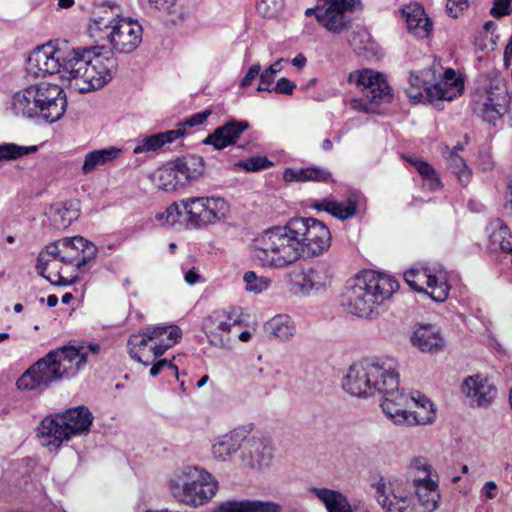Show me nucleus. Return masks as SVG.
I'll list each match as a JSON object with an SVG mask.
<instances>
[{"label": "nucleus", "instance_id": "nucleus-47", "mask_svg": "<svg viewBox=\"0 0 512 512\" xmlns=\"http://www.w3.org/2000/svg\"><path fill=\"white\" fill-rule=\"evenodd\" d=\"M237 167L245 171H260L272 166V162L265 156H254L246 160H241L236 164Z\"/></svg>", "mask_w": 512, "mask_h": 512}, {"label": "nucleus", "instance_id": "nucleus-2", "mask_svg": "<svg viewBox=\"0 0 512 512\" xmlns=\"http://www.w3.org/2000/svg\"><path fill=\"white\" fill-rule=\"evenodd\" d=\"M330 245L331 233L323 222L312 217H293L256 237L253 257L263 267L285 268L302 257L323 254Z\"/></svg>", "mask_w": 512, "mask_h": 512}, {"label": "nucleus", "instance_id": "nucleus-49", "mask_svg": "<svg viewBox=\"0 0 512 512\" xmlns=\"http://www.w3.org/2000/svg\"><path fill=\"white\" fill-rule=\"evenodd\" d=\"M408 471L410 474L422 473V477L431 478L433 468L426 458L414 457L408 465Z\"/></svg>", "mask_w": 512, "mask_h": 512}, {"label": "nucleus", "instance_id": "nucleus-5", "mask_svg": "<svg viewBox=\"0 0 512 512\" xmlns=\"http://www.w3.org/2000/svg\"><path fill=\"white\" fill-rule=\"evenodd\" d=\"M89 31L94 37H106L119 53H131L142 42V26L137 20L120 16L116 6L102 5L94 11Z\"/></svg>", "mask_w": 512, "mask_h": 512}, {"label": "nucleus", "instance_id": "nucleus-44", "mask_svg": "<svg viewBox=\"0 0 512 512\" xmlns=\"http://www.w3.org/2000/svg\"><path fill=\"white\" fill-rule=\"evenodd\" d=\"M245 290L250 293L260 294L268 289L270 279L258 276L254 271H248L243 276Z\"/></svg>", "mask_w": 512, "mask_h": 512}, {"label": "nucleus", "instance_id": "nucleus-13", "mask_svg": "<svg viewBox=\"0 0 512 512\" xmlns=\"http://www.w3.org/2000/svg\"><path fill=\"white\" fill-rule=\"evenodd\" d=\"M187 226L203 228L225 219L227 202L220 197H189L180 201Z\"/></svg>", "mask_w": 512, "mask_h": 512}, {"label": "nucleus", "instance_id": "nucleus-33", "mask_svg": "<svg viewBox=\"0 0 512 512\" xmlns=\"http://www.w3.org/2000/svg\"><path fill=\"white\" fill-rule=\"evenodd\" d=\"M182 186L197 179L204 172V161L200 156L189 155L172 161Z\"/></svg>", "mask_w": 512, "mask_h": 512}, {"label": "nucleus", "instance_id": "nucleus-34", "mask_svg": "<svg viewBox=\"0 0 512 512\" xmlns=\"http://www.w3.org/2000/svg\"><path fill=\"white\" fill-rule=\"evenodd\" d=\"M310 491L323 502L328 512H352L354 508L339 491L317 487L310 488Z\"/></svg>", "mask_w": 512, "mask_h": 512}, {"label": "nucleus", "instance_id": "nucleus-29", "mask_svg": "<svg viewBox=\"0 0 512 512\" xmlns=\"http://www.w3.org/2000/svg\"><path fill=\"white\" fill-rule=\"evenodd\" d=\"M402 14L411 34L422 39L430 35L433 24L421 5H408L402 10Z\"/></svg>", "mask_w": 512, "mask_h": 512}, {"label": "nucleus", "instance_id": "nucleus-43", "mask_svg": "<svg viewBox=\"0 0 512 512\" xmlns=\"http://www.w3.org/2000/svg\"><path fill=\"white\" fill-rule=\"evenodd\" d=\"M36 146H20L14 143L0 145V160H16L30 153L36 152Z\"/></svg>", "mask_w": 512, "mask_h": 512}, {"label": "nucleus", "instance_id": "nucleus-30", "mask_svg": "<svg viewBox=\"0 0 512 512\" xmlns=\"http://www.w3.org/2000/svg\"><path fill=\"white\" fill-rule=\"evenodd\" d=\"M61 240H67L73 243H69V246L64 247L65 254H73L76 256L74 261L77 269L82 270L88 263L93 261L97 254V247L92 242L86 240L82 236L65 237Z\"/></svg>", "mask_w": 512, "mask_h": 512}, {"label": "nucleus", "instance_id": "nucleus-23", "mask_svg": "<svg viewBox=\"0 0 512 512\" xmlns=\"http://www.w3.org/2000/svg\"><path fill=\"white\" fill-rule=\"evenodd\" d=\"M248 128L249 123L247 121H228L209 134L203 140V144L212 145L216 150H223L228 146L234 145L240 135Z\"/></svg>", "mask_w": 512, "mask_h": 512}, {"label": "nucleus", "instance_id": "nucleus-20", "mask_svg": "<svg viewBox=\"0 0 512 512\" xmlns=\"http://www.w3.org/2000/svg\"><path fill=\"white\" fill-rule=\"evenodd\" d=\"M461 392L471 406L477 407H487L496 396L495 386L480 375L467 377L461 385Z\"/></svg>", "mask_w": 512, "mask_h": 512}, {"label": "nucleus", "instance_id": "nucleus-3", "mask_svg": "<svg viewBox=\"0 0 512 512\" xmlns=\"http://www.w3.org/2000/svg\"><path fill=\"white\" fill-rule=\"evenodd\" d=\"M398 289L399 283L394 277L365 271L348 281L341 293V306L356 317L372 318Z\"/></svg>", "mask_w": 512, "mask_h": 512}, {"label": "nucleus", "instance_id": "nucleus-46", "mask_svg": "<svg viewBox=\"0 0 512 512\" xmlns=\"http://www.w3.org/2000/svg\"><path fill=\"white\" fill-rule=\"evenodd\" d=\"M77 218L75 211L63 206L55 209L52 215L53 224L60 229H64L71 225V223Z\"/></svg>", "mask_w": 512, "mask_h": 512}, {"label": "nucleus", "instance_id": "nucleus-45", "mask_svg": "<svg viewBox=\"0 0 512 512\" xmlns=\"http://www.w3.org/2000/svg\"><path fill=\"white\" fill-rule=\"evenodd\" d=\"M284 0H257L256 10L265 18L276 17L284 8Z\"/></svg>", "mask_w": 512, "mask_h": 512}, {"label": "nucleus", "instance_id": "nucleus-14", "mask_svg": "<svg viewBox=\"0 0 512 512\" xmlns=\"http://www.w3.org/2000/svg\"><path fill=\"white\" fill-rule=\"evenodd\" d=\"M404 279L413 290L429 295L436 302H444L449 296L448 272L440 265L412 268L405 272Z\"/></svg>", "mask_w": 512, "mask_h": 512}, {"label": "nucleus", "instance_id": "nucleus-8", "mask_svg": "<svg viewBox=\"0 0 512 512\" xmlns=\"http://www.w3.org/2000/svg\"><path fill=\"white\" fill-rule=\"evenodd\" d=\"M168 488L178 502L199 507L216 495L219 483L208 471L196 466H186L173 473Z\"/></svg>", "mask_w": 512, "mask_h": 512}, {"label": "nucleus", "instance_id": "nucleus-61", "mask_svg": "<svg viewBox=\"0 0 512 512\" xmlns=\"http://www.w3.org/2000/svg\"><path fill=\"white\" fill-rule=\"evenodd\" d=\"M497 485L494 481H488L481 489V497L485 500H492L496 497Z\"/></svg>", "mask_w": 512, "mask_h": 512}, {"label": "nucleus", "instance_id": "nucleus-51", "mask_svg": "<svg viewBox=\"0 0 512 512\" xmlns=\"http://www.w3.org/2000/svg\"><path fill=\"white\" fill-rule=\"evenodd\" d=\"M497 226L500 227V231L492 235L493 241L499 242L500 248L503 251L512 252V242L505 239V235L507 234V227L503 226L500 220H497Z\"/></svg>", "mask_w": 512, "mask_h": 512}, {"label": "nucleus", "instance_id": "nucleus-4", "mask_svg": "<svg viewBox=\"0 0 512 512\" xmlns=\"http://www.w3.org/2000/svg\"><path fill=\"white\" fill-rule=\"evenodd\" d=\"M85 364V352L74 346H63L38 360L16 385L20 390H42L55 381L74 376Z\"/></svg>", "mask_w": 512, "mask_h": 512}, {"label": "nucleus", "instance_id": "nucleus-31", "mask_svg": "<svg viewBox=\"0 0 512 512\" xmlns=\"http://www.w3.org/2000/svg\"><path fill=\"white\" fill-rule=\"evenodd\" d=\"M184 135L182 128L169 130L157 134L143 136L137 140L135 147L133 148L134 154L156 152L160 150L164 145L174 142L176 139Z\"/></svg>", "mask_w": 512, "mask_h": 512}, {"label": "nucleus", "instance_id": "nucleus-55", "mask_svg": "<svg viewBox=\"0 0 512 512\" xmlns=\"http://www.w3.org/2000/svg\"><path fill=\"white\" fill-rule=\"evenodd\" d=\"M512 0H494L490 13L495 18L510 14V2Z\"/></svg>", "mask_w": 512, "mask_h": 512}, {"label": "nucleus", "instance_id": "nucleus-28", "mask_svg": "<svg viewBox=\"0 0 512 512\" xmlns=\"http://www.w3.org/2000/svg\"><path fill=\"white\" fill-rule=\"evenodd\" d=\"M412 399L404 426L426 425L433 422L436 410L431 400L419 392L412 394Z\"/></svg>", "mask_w": 512, "mask_h": 512}, {"label": "nucleus", "instance_id": "nucleus-52", "mask_svg": "<svg viewBox=\"0 0 512 512\" xmlns=\"http://www.w3.org/2000/svg\"><path fill=\"white\" fill-rule=\"evenodd\" d=\"M296 88V84L286 77L280 78L274 87H272L271 92L274 91L278 94L284 95H292L293 91Z\"/></svg>", "mask_w": 512, "mask_h": 512}, {"label": "nucleus", "instance_id": "nucleus-40", "mask_svg": "<svg viewBox=\"0 0 512 512\" xmlns=\"http://www.w3.org/2000/svg\"><path fill=\"white\" fill-rule=\"evenodd\" d=\"M462 149L461 145L455 146L453 150L448 152L446 159L449 163L450 169L456 175L459 182L467 184L471 177V169L467 166L465 160L458 154V151Z\"/></svg>", "mask_w": 512, "mask_h": 512}, {"label": "nucleus", "instance_id": "nucleus-17", "mask_svg": "<svg viewBox=\"0 0 512 512\" xmlns=\"http://www.w3.org/2000/svg\"><path fill=\"white\" fill-rule=\"evenodd\" d=\"M398 373L395 371V386L383 383L378 394L383 396L381 408L385 415L396 425H403L411 408L412 394L400 391Z\"/></svg>", "mask_w": 512, "mask_h": 512}, {"label": "nucleus", "instance_id": "nucleus-15", "mask_svg": "<svg viewBox=\"0 0 512 512\" xmlns=\"http://www.w3.org/2000/svg\"><path fill=\"white\" fill-rule=\"evenodd\" d=\"M355 0H325L323 7H317V21L330 33L342 34L353 28V7Z\"/></svg>", "mask_w": 512, "mask_h": 512}, {"label": "nucleus", "instance_id": "nucleus-16", "mask_svg": "<svg viewBox=\"0 0 512 512\" xmlns=\"http://www.w3.org/2000/svg\"><path fill=\"white\" fill-rule=\"evenodd\" d=\"M348 82L362 88L370 105L388 103L392 100L391 88L383 74L370 70H356L349 74Z\"/></svg>", "mask_w": 512, "mask_h": 512}, {"label": "nucleus", "instance_id": "nucleus-36", "mask_svg": "<svg viewBox=\"0 0 512 512\" xmlns=\"http://www.w3.org/2000/svg\"><path fill=\"white\" fill-rule=\"evenodd\" d=\"M37 272L48 280L52 285L57 286H69L76 282L77 278L72 279L64 278L58 268V265L51 260L46 258L44 254H39L36 263Z\"/></svg>", "mask_w": 512, "mask_h": 512}, {"label": "nucleus", "instance_id": "nucleus-21", "mask_svg": "<svg viewBox=\"0 0 512 512\" xmlns=\"http://www.w3.org/2000/svg\"><path fill=\"white\" fill-rule=\"evenodd\" d=\"M376 498L384 512H412L411 499L396 491L391 482L380 478L375 484Z\"/></svg>", "mask_w": 512, "mask_h": 512}, {"label": "nucleus", "instance_id": "nucleus-41", "mask_svg": "<svg viewBox=\"0 0 512 512\" xmlns=\"http://www.w3.org/2000/svg\"><path fill=\"white\" fill-rule=\"evenodd\" d=\"M412 164L421 175L424 188L429 191H435L441 187L442 184L439 176L428 162L415 159L412 161Z\"/></svg>", "mask_w": 512, "mask_h": 512}, {"label": "nucleus", "instance_id": "nucleus-19", "mask_svg": "<svg viewBox=\"0 0 512 512\" xmlns=\"http://www.w3.org/2000/svg\"><path fill=\"white\" fill-rule=\"evenodd\" d=\"M274 448L265 437H246L242 444L241 461L245 467L261 470L268 467L273 459Z\"/></svg>", "mask_w": 512, "mask_h": 512}, {"label": "nucleus", "instance_id": "nucleus-35", "mask_svg": "<svg viewBox=\"0 0 512 512\" xmlns=\"http://www.w3.org/2000/svg\"><path fill=\"white\" fill-rule=\"evenodd\" d=\"M122 154V149L115 146H109L88 152L84 157L81 171L87 175L97 167L113 162Z\"/></svg>", "mask_w": 512, "mask_h": 512}, {"label": "nucleus", "instance_id": "nucleus-12", "mask_svg": "<svg viewBox=\"0 0 512 512\" xmlns=\"http://www.w3.org/2000/svg\"><path fill=\"white\" fill-rule=\"evenodd\" d=\"M161 332H165V330L162 328H146L142 333L131 335L127 343L131 358L148 366L174 346L182 336L181 329L173 328L168 336L170 339L166 340L165 343L162 341L155 344L153 339L160 337Z\"/></svg>", "mask_w": 512, "mask_h": 512}, {"label": "nucleus", "instance_id": "nucleus-37", "mask_svg": "<svg viewBox=\"0 0 512 512\" xmlns=\"http://www.w3.org/2000/svg\"><path fill=\"white\" fill-rule=\"evenodd\" d=\"M265 332L280 341L289 340L295 333V326L288 315H277L264 325Z\"/></svg>", "mask_w": 512, "mask_h": 512}, {"label": "nucleus", "instance_id": "nucleus-6", "mask_svg": "<svg viewBox=\"0 0 512 512\" xmlns=\"http://www.w3.org/2000/svg\"><path fill=\"white\" fill-rule=\"evenodd\" d=\"M66 95L57 84L42 82L30 85L13 96L12 109L16 115L41 118L49 123L58 121L66 110Z\"/></svg>", "mask_w": 512, "mask_h": 512}, {"label": "nucleus", "instance_id": "nucleus-10", "mask_svg": "<svg viewBox=\"0 0 512 512\" xmlns=\"http://www.w3.org/2000/svg\"><path fill=\"white\" fill-rule=\"evenodd\" d=\"M93 421L88 408L80 406L42 420L37 436L43 446L58 448L72 436L87 433Z\"/></svg>", "mask_w": 512, "mask_h": 512}, {"label": "nucleus", "instance_id": "nucleus-24", "mask_svg": "<svg viewBox=\"0 0 512 512\" xmlns=\"http://www.w3.org/2000/svg\"><path fill=\"white\" fill-rule=\"evenodd\" d=\"M358 194L350 193L345 202H339L332 197L312 200L310 207L317 211H324L339 220L353 218L357 213Z\"/></svg>", "mask_w": 512, "mask_h": 512}, {"label": "nucleus", "instance_id": "nucleus-9", "mask_svg": "<svg viewBox=\"0 0 512 512\" xmlns=\"http://www.w3.org/2000/svg\"><path fill=\"white\" fill-rule=\"evenodd\" d=\"M512 98L505 78L497 71L489 72L472 96L474 113L488 123L501 119L511 112Z\"/></svg>", "mask_w": 512, "mask_h": 512}, {"label": "nucleus", "instance_id": "nucleus-7", "mask_svg": "<svg viewBox=\"0 0 512 512\" xmlns=\"http://www.w3.org/2000/svg\"><path fill=\"white\" fill-rule=\"evenodd\" d=\"M384 384L395 386L394 363L388 359L365 358L353 363L343 378V389L356 397L378 394Z\"/></svg>", "mask_w": 512, "mask_h": 512}, {"label": "nucleus", "instance_id": "nucleus-57", "mask_svg": "<svg viewBox=\"0 0 512 512\" xmlns=\"http://www.w3.org/2000/svg\"><path fill=\"white\" fill-rule=\"evenodd\" d=\"M285 182H305V168H286L283 172Z\"/></svg>", "mask_w": 512, "mask_h": 512}, {"label": "nucleus", "instance_id": "nucleus-63", "mask_svg": "<svg viewBox=\"0 0 512 512\" xmlns=\"http://www.w3.org/2000/svg\"><path fill=\"white\" fill-rule=\"evenodd\" d=\"M175 0H149L151 6L158 10H168Z\"/></svg>", "mask_w": 512, "mask_h": 512}, {"label": "nucleus", "instance_id": "nucleus-50", "mask_svg": "<svg viewBox=\"0 0 512 512\" xmlns=\"http://www.w3.org/2000/svg\"><path fill=\"white\" fill-rule=\"evenodd\" d=\"M181 215L178 203L169 205L163 213L156 215V219L162 224L174 225Z\"/></svg>", "mask_w": 512, "mask_h": 512}, {"label": "nucleus", "instance_id": "nucleus-56", "mask_svg": "<svg viewBox=\"0 0 512 512\" xmlns=\"http://www.w3.org/2000/svg\"><path fill=\"white\" fill-rule=\"evenodd\" d=\"M276 75H274L268 68H266L263 72L259 75V84L257 87V91H267L271 92V85L275 80Z\"/></svg>", "mask_w": 512, "mask_h": 512}, {"label": "nucleus", "instance_id": "nucleus-25", "mask_svg": "<svg viewBox=\"0 0 512 512\" xmlns=\"http://www.w3.org/2000/svg\"><path fill=\"white\" fill-rule=\"evenodd\" d=\"M412 487L419 505L425 512H434L439 508L441 495L438 481L427 477H414Z\"/></svg>", "mask_w": 512, "mask_h": 512}, {"label": "nucleus", "instance_id": "nucleus-18", "mask_svg": "<svg viewBox=\"0 0 512 512\" xmlns=\"http://www.w3.org/2000/svg\"><path fill=\"white\" fill-rule=\"evenodd\" d=\"M238 324L232 312L214 311L204 322V330L209 343L218 348H226L231 342L232 329Z\"/></svg>", "mask_w": 512, "mask_h": 512}, {"label": "nucleus", "instance_id": "nucleus-60", "mask_svg": "<svg viewBox=\"0 0 512 512\" xmlns=\"http://www.w3.org/2000/svg\"><path fill=\"white\" fill-rule=\"evenodd\" d=\"M468 6V0H448L447 10L450 16L456 18L459 11L464 10Z\"/></svg>", "mask_w": 512, "mask_h": 512}, {"label": "nucleus", "instance_id": "nucleus-27", "mask_svg": "<svg viewBox=\"0 0 512 512\" xmlns=\"http://www.w3.org/2000/svg\"><path fill=\"white\" fill-rule=\"evenodd\" d=\"M245 438V431L237 429L217 437L211 448L214 459L222 462L230 460L242 448Z\"/></svg>", "mask_w": 512, "mask_h": 512}, {"label": "nucleus", "instance_id": "nucleus-59", "mask_svg": "<svg viewBox=\"0 0 512 512\" xmlns=\"http://www.w3.org/2000/svg\"><path fill=\"white\" fill-rule=\"evenodd\" d=\"M182 270L184 273V280L188 285H194L203 281V278L197 267L187 268L183 265Z\"/></svg>", "mask_w": 512, "mask_h": 512}, {"label": "nucleus", "instance_id": "nucleus-62", "mask_svg": "<svg viewBox=\"0 0 512 512\" xmlns=\"http://www.w3.org/2000/svg\"><path fill=\"white\" fill-rule=\"evenodd\" d=\"M368 102L369 101L366 98L365 99H353L351 101V107L357 111H362L365 113H372L375 110L373 107L368 105Z\"/></svg>", "mask_w": 512, "mask_h": 512}, {"label": "nucleus", "instance_id": "nucleus-32", "mask_svg": "<svg viewBox=\"0 0 512 512\" xmlns=\"http://www.w3.org/2000/svg\"><path fill=\"white\" fill-rule=\"evenodd\" d=\"M412 343L422 352L428 353H437L445 345L439 330L432 325H424L417 328L412 337Z\"/></svg>", "mask_w": 512, "mask_h": 512}, {"label": "nucleus", "instance_id": "nucleus-53", "mask_svg": "<svg viewBox=\"0 0 512 512\" xmlns=\"http://www.w3.org/2000/svg\"><path fill=\"white\" fill-rule=\"evenodd\" d=\"M210 114L211 110L209 109L196 113L189 117L183 124H180L178 128H182L185 131V126L195 127L201 125L207 120Z\"/></svg>", "mask_w": 512, "mask_h": 512}, {"label": "nucleus", "instance_id": "nucleus-38", "mask_svg": "<svg viewBox=\"0 0 512 512\" xmlns=\"http://www.w3.org/2000/svg\"><path fill=\"white\" fill-rule=\"evenodd\" d=\"M351 34L348 38L350 45L354 51L361 57L369 58L375 54V44L371 39V35L367 29L361 26H356L351 29Z\"/></svg>", "mask_w": 512, "mask_h": 512}, {"label": "nucleus", "instance_id": "nucleus-54", "mask_svg": "<svg viewBox=\"0 0 512 512\" xmlns=\"http://www.w3.org/2000/svg\"><path fill=\"white\" fill-rule=\"evenodd\" d=\"M164 368L171 370L174 373L175 377L178 379V376H179L178 367L174 363H172L171 361H168L166 359H162V360H159L156 363H154L150 369V375L152 377H155Z\"/></svg>", "mask_w": 512, "mask_h": 512}, {"label": "nucleus", "instance_id": "nucleus-48", "mask_svg": "<svg viewBox=\"0 0 512 512\" xmlns=\"http://www.w3.org/2000/svg\"><path fill=\"white\" fill-rule=\"evenodd\" d=\"M325 182L333 181L330 171L318 166L305 168V182Z\"/></svg>", "mask_w": 512, "mask_h": 512}, {"label": "nucleus", "instance_id": "nucleus-64", "mask_svg": "<svg viewBox=\"0 0 512 512\" xmlns=\"http://www.w3.org/2000/svg\"><path fill=\"white\" fill-rule=\"evenodd\" d=\"M157 328H162L163 330H165V332H161V335L160 337H158L157 339H153V342L155 344H157V342H166V340H168V336H169V333L172 331L173 328L175 329H180L178 326L176 325H171V326H158Z\"/></svg>", "mask_w": 512, "mask_h": 512}, {"label": "nucleus", "instance_id": "nucleus-11", "mask_svg": "<svg viewBox=\"0 0 512 512\" xmlns=\"http://www.w3.org/2000/svg\"><path fill=\"white\" fill-rule=\"evenodd\" d=\"M410 87L406 90L407 96L415 103L427 102L438 106L439 101H452L462 94L463 81L456 76L453 69L448 68L443 77L433 85H428L418 75L411 73L409 77Z\"/></svg>", "mask_w": 512, "mask_h": 512}, {"label": "nucleus", "instance_id": "nucleus-22", "mask_svg": "<svg viewBox=\"0 0 512 512\" xmlns=\"http://www.w3.org/2000/svg\"><path fill=\"white\" fill-rule=\"evenodd\" d=\"M333 279L332 267L325 262H318L303 272L302 281L299 283L303 294L310 295L328 288Z\"/></svg>", "mask_w": 512, "mask_h": 512}, {"label": "nucleus", "instance_id": "nucleus-58", "mask_svg": "<svg viewBox=\"0 0 512 512\" xmlns=\"http://www.w3.org/2000/svg\"><path fill=\"white\" fill-rule=\"evenodd\" d=\"M260 71H261V65L259 63H255L252 66H250L249 69L247 70L245 76L243 77V79L240 82V87H242V88L249 87L252 84L253 80L257 76L260 75Z\"/></svg>", "mask_w": 512, "mask_h": 512}, {"label": "nucleus", "instance_id": "nucleus-1", "mask_svg": "<svg viewBox=\"0 0 512 512\" xmlns=\"http://www.w3.org/2000/svg\"><path fill=\"white\" fill-rule=\"evenodd\" d=\"M118 67L117 58L104 47L54 45L37 47L28 57L27 70L37 77L59 74L70 88L80 93L99 89L111 81Z\"/></svg>", "mask_w": 512, "mask_h": 512}, {"label": "nucleus", "instance_id": "nucleus-42", "mask_svg": "<svg viewBox=\"0 0 512 512\" xmlns=\"http://www.w3.org/2000/svg\"><path fill=\"white\" fill-rule=\"evenodd\" d=\"M70 241L67 240H57L54 243L49 244L46 247L45 252H41L40 254H44L46 258H52L51 260L55 262L56 259H59L64 264H73L76 260V256L73 254H65L64 247L69 246ZM73 245V243L71 242Z\"/></svg>", "mask_w": 512, "mask_h": 512}, {"label": "nucleus", "instance_id": "nucleus-26", "mask_svg": "<svg viewBox=\"0 0 512 512\" xmlns=\"http://www.w3.org/2000/svg\"><path fill=\"white\" fill-rule=\"evenodd\" d=\"M282 507L273 501L232 499L219 503L211 512H281Z\"/></svg>", "mask_w": 512, "mask_h": 512}, {"label": "nucleus", "instance_id": "nucleus-39", "mask_svg": "<svg viewBox=\"0 0 512 512\" xmlns=\"http://www.w3.org/2000/svg\"><path fill=\"white\" fill-rule=\"evenodd\" d=\"M154 181L158 188L164 191H174L182 186L172 161L155 172Z\"/></svg>", "mask_w": 512, "mask_h": 512}]
</instances>
